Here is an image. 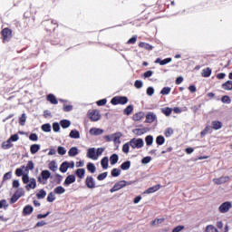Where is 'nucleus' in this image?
Here are the masks:
<instances>
[{
	"mask_svg": "<svg viewBox=\"0 0 232 232\" xmlns=\"http://www.w3.org/2000/svg\"><path fill=\"white\" fill-rule=\"evenodd\" d=\"M133 111V106L129 105L127 108L124 109L123 113L125 115H130V113Z\"/></svg>",
	"mask_w": 232,
	"mask_h": 232,
	"instance_id": "46",
	"label": "nucleus"
},
{
	"mask_svg": "<svg viewBox=\"0 0 232 232\" xmlns=\"http://www.w3.org/2000/svg\"><path fill=\"white\" fill-rule=\"evenodd\" d=\"M88 159H92V160H97V152L95 148H90L87 151Z\"/></svg>",
	"mask_w": 232,
	"mask_h": 232,
	"instance_id": "10",
	"label": "nucleus"
},
{
	"mask_svg": "<svg viewBox=\"0 0 232 232\" xmlns=\"http://www.w3.org/2000/svg\"><path fill=\"white\" fill-rule=\"evenodd\" d=\"M154 93H155V89L153 87H149L147 89V95H149V97H151Z\"/></svg>",
	"mask_w": 232,
	"mask_h": 232,
	"instance_id": "59",
	"label": "nucleus"
},
{
	"mask_svg": "<svg viewBox=\"0 0 232 232\" xmlns=\"http://www.w3.org/2000/svg\"><path fill=\"white\" fill-rule=\"evenodd\" d=\"M57 152H58L59 155H66V148L58 147Z\"/></svg>",
	"mask_w": 232,
	"mask_h": 232,
	"instance_id": "53",
	"label": "nucleus"
},
{
	"mask_svg": "<svg viewBox=\"0 0 232 232\" xmlns=\"http://www.w3.org/2000/svg\"><path fill=\"white\" fill-rule=\"evenodd\" d=\"M14 194L16 195V197L18 198H21V197H24V188H18V189H16Z\"/></svg>",
	"mask_w": 232,
	"mask_h": 232,
	"instance_id": "39",
	"label": "nucleus"
},
{
	"mask_svg": "<svg viewBox=\"0 0 232 232\" xmlns=\"http://www.w3.org/2000/svg\"><path fill=\"white\" fill-rule=\"evenodd\" d=\"M39 150H41V145H39V144H33L30 147V151H31L32 155H35V153H37V151H39Z\"/></svg>",
	"mask_w": 232,
	"mask_h": 232,
	"instance_id": "23",
	"label": "nucleus"
},
{
	"mask_svg": "<svg viewBox=\"0 0 232 232\" xmlns=\"http://www.w3.org/2000/svg\"><path fill=\"white\" fill-rule=\"evenodd\" d=\"M35 188H37V180L35 179V178H32L30 179V182L25 185V189L27 191H30V189H35Z\"/></svg>",
	"mask_w": 232,
	"mask_h": 232,
	"instance_id": "8",
	"label": "nucleus"
},
{
	"mask_svg": "<svg viewBox=\"0 0 232 232\" xmlns=\"http://www.w3.org/2000/svg\"><path fill=\"white\" fill-rule=\"evenodd\" d=\"M9 140H10L11 142H17V140H19V135L14 134L13 136H11V137L9 138Z\"/></svg>",
	"mask_w": 232,
	"mask_h": 232,
	"instance_id": "62",
	"label": "nucleus"
},
{
	"mask_svg": "<svg viewBox=\"0 0 232 232\" xmlns=\"http://www.w3.org/2000/svg\"><path fill=\"white\" fill-rule=\"evenodd\" d=\"M24 122H26V114H22L20 117L19 124L20 126H24Z\"/></svg>",
	"mask_w": 232,
	"mask_h": 232,
	"instance_id": "50",
	"label": "nucleus"
},
{
	"mask_svg": "<svg viewBox=\"0 0 232 232\" xmlns=\"http://www.w3.org/2000/svg\"><path fill=\"white\" fill-rule=\"evenodd\" d=\"M85 184L89 189H93V188H95V179H93V177H87Z\"/></svg>",
	"mask_w": 232,
	"mask_h": 232,
	"instance_id": "9",
	"label": "nucleus"
},
{
	"mask_svg": "<svg viewBox=\"0 0 232 232\" xmlns=\"http://www.w3.org/2000/svg\"><path fill=\"white\" fill-rule=\"evenodd\" d=\"M206 232H218V230L217 229V227H215V226L213 225H208L206 227Z\"/></svg>",
	"mask_w": 232,
	"mask_h": 232,
	"instance_id": "44",
	"label": "nucleus"
},
{
	"mask_svg": "<svg viewBox=\"0 0 232 232\" xmlns=\"http://www.w3.org/2000/svg\"><path fill=\"white\" fill-rule=\"evenodd\" d=\"M157 119V114L154 112H149L146 114V122L151 123L155 122Z\"/></svg>",
	"mask_w": 232,
	"mask_h": 232,
	"instance_id": "12",
	"label": "nucleus"
},
{
	"mask_svg": "<svg viewBox=\"0 0 232 232\" xmlns=\"http://www.w3.org/2000/svg\"><path fill=\"white\" fill-rule=\"evenodd\" d=\"M131 184H133V181L121 180L110 189V192L115 193V191H119V189H122V188H126V186H131Z\"/></svg>",
	"mask_w": 232,
	"mask_h": 232,
	"instance_id": "1",
	"label": "nucleus"
},
{
	"mask_svg": "<svg viewBox=\"0 0 232 232\" xmlns=\"http://www.w3.org/2000/svg\"><path fill=\"white\" fill-rule=\"evenodd\" d=\"M88 117L92 121V122H97V121H101V113L97 110L90 111Z\"/></svg>",
	"mask_w": 232,
	"mask_h": 232,
	"instance_id": "7",
	"label": "nucleus"
},
{
	"mask_svg": "<svg viewBox=\"0 0 232 232\" xmlns=\"http://www.w3.org/2000/svg\"><path fill=\"white\" fill-rule=\"evenodd\" d=\"M69 137L71 139H81V133L77 130H71Z\"/></svg>",
	"mask_w": 232,
	"mask_h": 232,
	"instance_id": "22",
	"label": "nucleus"
},
{
	"mask_svg": "<svg viewBox=\"0 0 232 232\" xmlns=\"http://www.w3.org/2000/svg\"><path fill=\"white\" fill-rule=\"evenodd\" d=\"M221 102H223V104H231V98L227 95H224L221 98Z\"/></svg>",
	"mask_w": 232,
	"mask_h": 232,
	"instance_id": "35",
	"label": "nucleus"
},
{
	"mask_svg": "<svg viewBox=\"0 0 232 232\" xmlns=\"http://www.w3.org/2000/svg\"><path fill=\"white\" fill-rule=\"evenodd\" d=\"M3 35L4 41H7V39H10V37H12V31L8 28H5L3 30Z\"/></svg>",
	"mask_w": 232,
	"mask_h": 232,
	"instance_id": "21",
	"label": "nucleus"
},
{
	"mask_svg": "<svg viewBox=\"0 0 232 232\" xmlns=\"http://www.w3.org/2000/svg\"><path fill=\"white\" fill-rule=\"evenodd\" d=\"M8 208V202H6V200L3 199L0 200V209H3Z\"/></svg>",
	"mask_w": 232,
	"mask_h": 232,
	"instance_id": "58",
	"label": "nucleus"
},
{
	"mask_svg": "<svg viewBox=\"0 0 232 232\" xmlns=\"http://www.w3.org/2000/svg\"><path fill=\"white\" fill-rule=\"evenodd\" d=\"M165 140H166L164 139V136H158L156 139V142H157V144H159V146H162V144H164Z\"/></svg>",
	"mask_w": 232,
	"mask_h": 232,
	"instance_id": "48",
	"label": "nucleus"
},
{
	"mask_svg": "<svg viewBox=\"0 0 232 232\" xmlns=\"http://www.w3.org/2000/svg\"><path fill=\"white\" fill-rule=\"evenodd\" d=\"M122 151H123V153H130V142L129 143H125L122 146Z\"/></svg>",
	"mask_w": 232,
	"mask_h": 232,
	"instance_id": "55",
	"label": "nucleus"
},
{
	"mask_svg": "<svg viewBox=\"0 0 232 232\" xmlns=\"http://www.w3.org/2000/svg\"><path fill=\"white\" fill-rule=\"evenodd\" d=\"M53 193H55V195H63V193H66V188L63 186H58L53 189Z\"/></svg>",
	"mask_w": 232,
	"mask_h": 232,
	"instance_id": "19",
	"label": "nucleus"
},
{
	"mask_svg": "<svg viewBox=\"0 0 232 232\" xmlns=\"http://www.w3.org/2000/svg\"><path fill=\"white\" fill-rule=\"evenodd\" d=\"M53 131H55L56 133L59 132L61 130V125H59L58 122H54L53 124Z\"/></svg>",
	"mask_w": 232,
	"mask_h": 232,
	"instance_id": "54",
	"label": "nucleus"
},
{
	"mask_svg": "<svg viewBox=\"0 0 232 232\" xmlns=\"http://www.w3.org/2000/svg\"><path fill=\"white\" fill-rule=\"evenodd\" d=\"M211 68L208 67L202 70V77H209L211 75Z\"/></svg>",
	"mask_w": 232,
	"mask_h": 232,
	"instance_id": "29",
	"label": "nucleus"
},
{
	"mask_svg": "<svg viewBox=\"0 0 232 232\" xmlns=\"http://www.w3.org/2000/svg\"><path fill=\"white\" fill-rule=\"evenodd\" d=\"M30 140H33L34 142H37L39 140V137L35 133H32L29 136Z\"/></svg>",
	"mask_w": 232,
	"mask_h": 232,
	"instance_id": "56",
	"label": "nucleus"
},
{
	"mask_svg": "<svg viewBox=\"0 0 232 232\" xmlns=\"http://www.w3.org/2000/svg\"><path fill=\"white\" fill-rule=\"evenodd\" d=\"M145 142L147 146H151L153 144V136L149 135L145 138Z\"/></svg>",
	"mask_w": 232,
	"mask_h": 232,
	"instance_id": "43",
	"label": "nucleus"
},
{
	"mask_svg": "<svg viewBox=\"0 0 232 232\" xmlns=\"http://www.w3.org/2000/svg\"><path fill=\"white\" fill-rule=\"evenodd\" d=\"M53 200H55V194L50 192L47 196V202H53Z\"/></svg>",
	"mask_w": 232,
	"mask_h": 232,
	"instance_id": "51",
	"label": "nucleus"
},
{
	"mask_svg": "<svg viewBox=\"0 0 232 232\" xmlns=\"http://www.w3.org/2000/svg\"><path fill=\"white\" fill-rule=\"evenodd\" d=\"M73 182H75V176L73 175H69L64 182H63V186H70V184H73Z\"/></svg>",
	"mask_w": 232,
	"mask_h": 232,
	"instance_id": "15",
	"label": "nucleus"
},
{
	"mask_svg": "<svg viewBox=\"0 0 232 232\" xmlns=\"http://www.w3.org/2000/svg\"><path fill=\"white\" fill-rule=\"evenodd\" d=\"M222 90L225 92H231L232 91V81L228 80L221 85Z\"/></svg>",
	"mask_w": 232,
	"mask_h": 232,
	"instance_id": "13",
	"label": "nucleus"
},
{
	"mask_svg": "<svg viewBox=\"0 0 232 232\" xmlns=\"http://www.w3.org/2000/svg\"><path fill=\"white\" fill-rule=\"evenodd\" d=\"M139 46L140 48H145V50H153V46L150 45V44H146L144 42L140 43Z\"/></svg>",
	"mask_w": 232,
	"mask_h": 232,
	"instance_id": "38",
	"label": "nucleus"
},
{
	"mask_svg": "<svg viewBox=\"0 0 232 232\" xmlns=\"http://www.w3.org/2000/svg\"><path fill=\"white\" fill-rule=\"evenodd\" d=\"M109 162H110V160L108 159V157H104L102 160L101 164L103 169H108Z\"/></svg>",
	"mask_w": 232,
	"mask_h": 232,
	"instance_id": "26",
	"label": "nucleus"
},
{
	"mask_svg": "<svg viewBox=\"0 0 232 232\" xmlns=\"http://www.w3.org/2000/svg\"><path fill=\"white\" fill-rule=\"evenodd\" d=\"M151 162V157L147 156L141 160V163L143 164H150Z\"/></svg>",
	"mask_w": 232,
	"mask_h": 232,
	"instance_id": "60",
	"label": "nucleus"
},
{
	"mask_svg": "<svg viewBox=\"0 0 232 232\" xmlns=\"http://www.w3.org/2000/svg\"><path fill=\"white\" fill-rule=\"evenodd\" d=\"M78 154H79V149H77V147H72L68 151L69 157H75V155H78Z\"/></svg>",
	"mask_w": 232,
	"mask_h": 232,
	"instance_id": "24",
	"label": "nucleus"
},
{
	"mask_svg": "<svg viewBox=\"0 0 232 232\" xmlns=\"http://www.w3.org/2000/svg\"><path fill=\"white\" fill-rule=\"evenodd\" d=\"M112 177H119L121 175V169H113L111 171Z\"/></svg>",
	"mask_w": 232,
	"mask_h": 232,
	"instance_id": "61",
	"label": "nucleus"
},
{
	"mask_svg": "<svg viewBox=\"0 0 232 232\" xmlns=\"http://www.w3.org/2000/svg\"><path fill=\"white\" fill-rule=\"evenodd\" d=\"M12 141H10V140L8 139L6 141H4L2 143V149L3 150H10V148H12Z\"/></svg>",
	"mask_w": 232,
	"mask_h": 232,
	"instance_id": "28",
	"label": "nucleus"
},
{
	"mask_svg": "<svg viewBox=\"0 0 232 232\" xmlns=\"http://www.w3.org/2000/svg\"><path fill=\"white\" fill-rule=\"evenodd\" d=\"M32 213H34V207L27 205L24 208L23 215L26 217L27 215H32Z\"/></svg>",
	"mask_w": 232,
	"mask_h": 232,
	"instance_id": "17",
	"label": "nucleus"
},
{
	"mask_svg": "<svg viewBox=\"0 0 232 232\" xmlns=\"http://www.w3.org/2000/svg\"><path fill=\"white\" fill-rule=\"evenodd\" d=\"M171 135H173V129L169 128L165 130V136L167 137H171Z\"/></svg>",
	"mask_w": 232,
	"mask_h": 232,
	"instance_id": "63",
	"label": "nucleus"
},
{
	"mask_svg": "<svg viewBox=\"0 0 232 232\" xmlns=\"http://www.w3.org/2000/svg\"><path fill=\"white\" fill-rule=\"evenodd\" d=\"M111 102L113 106H117V104H126L128 102V98L125 96H116L111 99Z\"/></svg>",
	"mask_w": 232,
	"mask_h": 232,
	"instance_id": "4",
	"label": "nucleus"
},
{
	"mask_svg": "<svg viewBox=\"0 0 232 232\" xmlns=\"http://www.w3.org/2000/svg\"><path fill=\"white\" fill-rule=\"evenodd\" d=\"M33 178H30V176H28V174H24L22 177V180L23 182L27 186V184L30 182V180H32Z\"/></svg>",
	"mask_w": 232,
	"mask_h": 232,
	"instance_id": "41",
	"label": "nucleus"
},
{
	"mask_svg": "<svg viewBox=\"0 0 232 232\" xmlns=\"http://www.w3.org/2000/svg\"><path fill=\"white\" fill-rule=\"evenodd\" d=\"M164 222V218H155L153 221L150 222V226H160Z\"/></svg>",
	"mask_w": 232,
	"mask_h": 232,
	"instance_id": "27",
	"label": "nucleus"
},
{
	"mask_svg": "<svg viewBox=\"0 0 232 232\" xmlns=\"http://www.w3.org/2000/svg\"><path fill=\"white\" fill-rule=\"evenodd\" d=\"M160 189V185H155L153 187L149 188L147 190H145L146 195H150L151 193H156V191H159Z\"/></svg>",
	"mask_w": 232,
	"mask_h": 232,
	"instance_id": "14",
	"label": "nucleus"
},
{
	"mask_svg": "<svg viewBox=\"0 0 232 232\" xmlns=\"http://www.w3.org/2000/svg\"><path fill=\"white\" fill-rule=\"evenodd\" d=\"M47 101H49V102H51L52 104H57V98H55V95L53 94H49L47 96Z\"/></svg>",
	"mask_w": 232,
	"mask_h": 232,
	"instance_id": "31",
	"label": "nucleus"
},
{
	"mask_svg": "<svg viewBox=\"0 0 232 232\" xmlns=\"http://www.w3.org/2000/svg\"><path fill=\"white\" fill-rule=\"evenodd\" d=\"M121 168L123 170L130 169V168H131V162L130 161H125L121 164Z\"/></svg>",
	"mask_w": 232,
	"mask_h": 232,
	"instance_id": "40",
	"label": "nucleus"
},
{
	"mask_svg": "<svg viewBox=\"0 0 232 232\" xmlns=\"http://www.w3.org/2000/svg\"><path fill=\"white\" fill-rule=\"evenodd\" d=\"M110 160H111V164L113 166L115 164H117V162H119V155L117 154H112L110 157Z\"/></svg>",
	"mask_w": 232,
	"mask_h": 232,
	"instance_id": "30",
	"label": "nucleus"
},
{
	"mask_svg": "<svg viewBox=\"0 0 232 232\" xmlns=\"http://www.w3.org/2000/svg\"><path fill=\"white\" fill-rule=\"evenodd\" d=\"M108 177V172H103L102 174H99L97 179L98 180H104Z\"/></svg>",
	"mask_w": 232,
	"mask_h": 232,
	"instance_id": "57",
	"label": "nucleus"
},
{
	"mask_svg": "<svg viewBox=\"0 0 232 232\" xmlns=\"http://www.w3.org/2000/svg\"><path fill=\"white\" fill-rule=\"evenodd\" d=\"M24 169V166H23L22 168L16 169V170H15L16 177H21V176L24 175L23 173Z\"/></svg>",
	"mask_w": 232,
	"mask_h": 232,
	"instance_id": "52",
	"label": "nucleus"
},
{
	"mask_svg": "<svg viewBox=\"0 0 232 232\" xmlns=\"http://www.w3.org/2000/svg\"><path fill=\"white\" fill-rule=\"evenodd\" d=\"M211 126L213 130H222L223 124H222V121H213L211 122Z\"/></svg>",
	"mask_w": 232,
	"mask_h": 232,
	"instance_id": "16",
	"label": "nucleus"
},
{
	"mask_svg": "<svg viewBox=\"0 0 232 232\" xmlns=\"http://www.w3.org/2000/svg\"><path fill=\"white\" fill-rule=\"evenodd\" d=\"M60 171L62 173H66V171H68V161H64L63 163H62V165L60 166Z\"/></svg>",
	"mask_w": 232,
	"mask_h": 232,
	"instance_id": "33",
	"label": "nucleus"
},
{
	"mask_svg": "<svg viewBox=\"0 0 232 232\" xmlns=\"http://www.w3.org/2000/svg\"><path fill=\"white\" fill-rule=\"evenodd\" d=\"M85 173H86V170L84 169H78L76 170V175H77V177H79V179H83Z\"/></svg>",
	"mask_w": 232,
	"mask_h": 232,
	"instance_id": "32",
	"label": "nucleus"
},
{
	"mask_svg": "<svg viewBox=\"0 0 232 232\" xmlns=\"http://www.w3.org/2000/svg\"><path fill=\"white\" fill-rule=\"evenodd\" d=\"M90 135L99 136L104 133V130L99 128H92L89 130Z\"/></svg>",
	"mask_w": 232,
	"mask_h": 232,
	"instance_id": "11",
	"label": "nucleus"
},
{
	"mask_svg": "<svg viewBox=\"0 0 232 232\" xmlns=\"http://www.w3.org/2000/svg\"><path fill=\"white\" fill-rule=\"evenodd\" d=\"M60 125L62 126V128L66 130V128H70V126H72V122L68 120H62L60 121Z\"/></svg>",
	"mask_w": 232,
	"mask_h": 232,
	"instance_id": "25",
	"label": "nucleus"
},
{
	"mask_svg": "<svg viewBox=\"0 0 232 232\" xmlns=\"http://www.w3.org/2000/svg\"><path fill=\"white\" fill-rule=\"evenodd\" d=\"M52 177V172L50 170H43L40 176L37 178V181L40 184H48V179Z\"/></svg>",
	"mask_w": 232,
	"mask_h": 232,
	"instance_id": "2",
	"label": "nucleus"
},
{
	"mask_svg": "<svg viewBox=\"0 0 232 232\" xmlns=\"http://www.w3.org/2000/svg\"><path fill=\"white\" fill-rule=\"evenodd\" d=\"M170 92H171V88L169 87H165L160 92L161 95H169Z\"/></svg>",
	"mask_w": 232,
	"mask_h": 232,
	"instance_id": "49",
	"label": "nucleus"
},
{
	"mask_svg": "<svg viewBox=\"0 0 232 232\" xmlns=\"http://www.w3.org/2000/svg\"><path fill=\"white\" fill-rule=\"evenodd\" d=\"M37 198L41 199V198H44V197H46V192L44 189H41L39 190V192L36 194Z\"/></svg>",
	"mask_w": 232,
	"mask_h": 232,
	"instance_id": "47",
	"label": "nucleus"
},
{
	"mask_svg": "<svg viewBox=\"0 0 232 232\" xmlns=\"http://www.w3.org/2000/svg\"><path fill=\"white\" fill-rule=\"evenodd\" d=\"M182 229H184V226H178L172 230V232H180Z\"/></svg>",
	"mask_w": 232,
	"mask_h": 232,
	"instance_id": "64",
	"label": "nucleus"
},
{
	"mask_svg": "<svg viewBox=\"0 0 232 232\" xmlns=\"http://www.w3.org/2000/svg\"><path fill=\"white\" fill-rule=\"evenodd\" d=\"M229 180H231V178H229V176H221L219 178L213 179L212 181L214 182V184L220 186L222 184H226V183L229 182Z\"/></svg>",
	"mask_w": 232,
	"mask_h": 232,
	"instance_id": "5",
	"label": "nucleus"
},
{
	"mask_svg": "<svg viewBox=\"0 0 232 232\" xmlns=\"http://www.w3.org/2000/svg\"><path fill=\"white\" fill-rule=\"evenodd\" d=\"M162 113H164V115H166L167 117H169L171 115V111H173V110L169 107L167 108H163L161 109Z\"/></svg>",
	"mask_w": 232,
	"mask_h": 232,
	"instance_id": "37",
	"label": "nucleus"
},
{
	"mask_svg": "<svg viewBox=\"0 0 232 232\" xmlns=\"http://www.w3.org/2000/svg\"><path fill=\"white\" fill-rule=\"evenodd\" d=\"M122 137V134L121 132H117L112 134V141L115 144H121V138Z\"/></svg>",
	"mask_w": 232,
	"mask_h": 232,
	"instance_id": "18",
	"label": "nucleus"
},
{
	"mask_svg": "<svg viewBox=\"0 0 232 232\" xmlns=\"http://www.w3.org/2000/svg\"><path fill=\"white\" fill-rule=\"evenodd\" d=\"M42 130L46 133H50V131H52V125H50V123H45L42 126Z\"/></svg>",
	"mask_w": 232,
	"mask_h": 232,
	"instance_id": "34",
	"label": "nucleus"
},
{
	"mask_svg": "<svg viewBox=\"0 0 232 232\" xmlns=\"http://www.w3.org/2000/svg\"><path fill=\"white\" fill-rule=\"evenodd\" d=\"M130 148H132L133 150L137 149V150H140V148L144 147V140L140 139V138H133L130 140Z\"/></svg>",
	"mask_w": 232,
	"mask_h": 232,
	"instance_id": "3",
	"label": "nucleus"
},
{
	"mask_svg": "<svg viewBox=\"0 0 232 232\" xmlns=\"http://www.w3.org/2000/svg\"><path fill=\"white\" fill-rule=\"evenodd\" d=\"M171 58H167L164 60H160V58L156 59L155 63L158 64H160V66H164V64H169V63H171Z\"/></svg>",
	"mask_w": 232,
	"mask_h": 232,
	"instance_id": "20",
	"label": "nucleus"
},
{
	"mask_svg": "<svg viewBox=\"0 0 232 232\" xmlns=\"http://www.w3.org/2000/svg\"><path fill=\"white\" fill-rule=\"evenodd\" d=\"M49 169H51V171H57V163L55 161H51L49 163Z\"/></svg>",
	"mask_w": 232,
	"mask_h": 232,
	"instance_id": "42",
	"label": "nucleus"
},
{
	"mask_svg": "<svg viewBox=\"0 0 232 232\" xmlns=\"http://www.w3.org/2000/svg\"><path fill=\"white\" fill-rule=\"evenodd\" d=\"M231 208H232L231 201H226L218 207V211L219 213H227V211H229Z\"/></svg>",
	"mask_w": 232,
	"mask_h": 232,
	"instance_id": "6",
	"label": "nucleus"
},
{
	"mask_svg": "<svg viewBox=\"0 0 232 232\" xmlns=\"http://www.w3.org/2000/svg\"><path fill=\"white\" fill-rule=\"evenodd\" d=\"M87 169L91 173H95V171H97V168L95 167V165L93 163H88Z\"/></svg>",
	"mask_w": 232,
	"mask_h": 232,
	"instance_id": "36",
	"label": "nucleus"
},
{
	"mask_svg": "<svg viewBox=\"0 0 232 232\" xmlns=\"http://www.w3.org/2000/svg\"><path fill=\"white\" fill-rule=\"evenodd\" d=\"M144 117V112H138L133 115V120L134 121H140Z\"/></svg>",
	"mask_w": 232,
	"mask_h": 232,
	"instance_id": "45",
	"label": "nucleus"
}]
</instances>
